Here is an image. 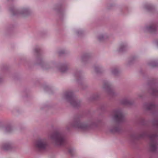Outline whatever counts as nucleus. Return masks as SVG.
Masks as SVG:
<instances>
[{
  "label": "nucleus",
  "mask_w": 158,
  "mask_h": 158,
  "mask_svg": "<svg viewBox=\"0 0 158 158\" xmlns=\"http://www.w3.org/2000/svg\"><path fill=\"white\" fill-rule=\"evenodd\" d=\"M45 143L43 140L38 141L36 143V146L38 148H42L44 147Z\"/></svg>",
  "instance_id": "1"
},
{
  "label": "nucleus",
  "mask_w": 158,
  "mask_h": 158,
  "mask_svg": "<svg viewBox=\"0 0 158 158\" xmlns=\"http://www.w3.org/2000/svg\"><path fill=\"white\" fill-rule=\"evenodd\" d=\"M55 140L56 142H60L61 141V139L60 138H56L55 139Z\"/></svg>",
  "instance_id": "2"
}]
</instances>
